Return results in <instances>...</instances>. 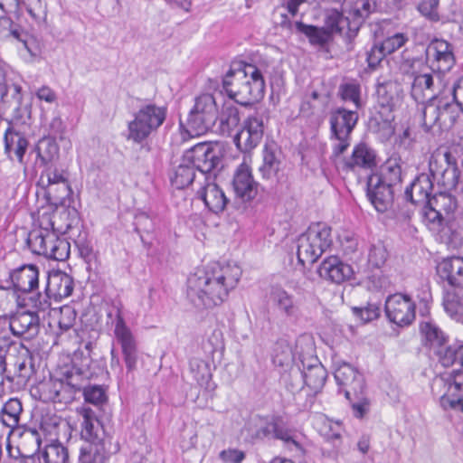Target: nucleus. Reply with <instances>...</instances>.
Wrapping results in <instances>:
<instances>
[{
	"mask_svg": "<svg viewBox=\"0 0 463 463\" xmlns=\"http://www.w3.org/2000/svg\"><path fill=\"white\" fill-rule=\"evenodd\" d=\"M307 0H283L280 6L277 7L273 12V22L275 23L278 13L284 14L288 21H298L296 19L299 7L306 3Z\"/></svg>",
	"mask_w": 463,
	"mask_h": 463,
	"instance_id": "obj_54",
	"label": "nucleus"
},
{
	"mask_svg": "<svg viewBox=\"0 0 463 463\" xmlns=\"http://www.w3.org/2000/svg\"><path fill=\"white\" fill-rule=\"evenodd\" d=\"M22 411L21 401L17 398H10L2 407L0 420L5 426L14 429L19 424Z\"/></svg>",
	"mask_w": 463,
	"mask_h": 463,
	"instance_id": "obj_36",
	"label": "nucleus"
},
{
	"mask_svg": "<svg viewBox=\"0 0 463 463\" xmlns=\"http://www.w3.org/2000/svg\"><path fill=\"white\" fill-rule=\"evenodd\" d=\"M268 303L281 316L298 319L300 315L299 303L296 298L281 287H272L268 295Z\"/></svg>",
	"mask_w": 463,
	"mask_h": 463,
	"instance_id": "obj_21",
	"label": "nucleus"
},
{
	"mask_svg": "<svg viewBox=\"0 0 463 463\" xmlns=\"http://www.w3.org/2000/svg\"><path fill=\"white\" fill-rule=\"evenodd\" d=\"M20 446L26 450L24 457H32L41 447V436L36 430H27L22 436Z\"/></svg>",
	"mask_w": 463,
	"mask_h": 463,
	"instance_id": "obj_51",
	"label": "nucleus"
},
{
	"mask_svg": "<svg viewBox=\"0 0 463 463\" xmlns=\"http://www.w3.org/2000/svg\"><path fill=\"white\" fill-rule=\"evenodd\" d=\"M204 352L213 355L216 352L223 349L222 334L219 330H214L209 335L203 345Z\"/></svg>",
	"mask_w": 463,
	"mask_h": 463,
	"instance_id": "obj_63",
	"label": "nucleus"
},
{
	"mask_svg": "<svg viewBox=\"0 0 463 463\" xmlns=\"http://www.w3.org/2000/svg\"><path fill=\"white\" fill-rule=\"evenodd\" d=\"M443 307L452 319L463 324V299L454 290L445 292Z\"/></svg>",
	"mask_w": 463,
	"mask_h": 463,
	"instance_id": "obj_44",
	"label": "nucleus"
},
{
	"mask_svg": "<svg viewBox=\"0 0 463 463\" xmlns=\"http://www.w3.org/2000/svg\"><path fill=\"white\" fill-rule=\"evenodd\" d=\"M43 463H71L68 449L59 441L47 444L40 457Z\"/></svg>",
	"mask_w": 463,
	"mask_h": 463,
	"instance_id": "obj_40",
	"label": "nucleus"
},
{
	"mask_svg": "<svg viewBox=\"0 0 463 463\" xmlns=\"http://www.w3.org/2000/svg\"><path fill=\"white\" fill-rule=\"evenodd\" d=\"M314 353L313 345L310 343L307 345L305 352H298V359L300 363V365H298V373H301L304 371L312 370L313 367L317 366V364H322Z\"/></svg>",
	"mask_w": 463,
	"mask_h": 463,
	"instance_id": "obj_56",
	"label": "nucleus"
},
{
	"mask_svg": "<svg viewBox=\"0 0 463 463\" xmlns=\"http://www.w3.org/2000/svg\"><path fill=\"white\" fill-rule=\"evenodd\" d=\"M0 322L4 326H8L14 335L27 340L36 336L40 330L39 316L32 311H18L3 317Z\"/></svg>",
	"mask_w": 463,
	"mask_h": 463,
	"instance_id": "obj_12",
	"label": "nucleus"
},
{
	"mask_svg": "<svg viewBox=\"0 0 463 463\" xmlns=\"http://www.w3.org/2000/svg\"><path fill=\"white\" fill-rule=\"evenodd\" d=\"M0 99L4 107L11 112L14 119L21 120L29 114V108L24 102L20 84L4 80L0 83Z\"/></svg>",
	"mask_w": 463,
	"mask_h": 463,
	"instance_id": "obj_14",
	"label": "nucleus"
},
{
	"mask_svg": "<svg viewBox=\"0 0 463 463\" xmlns=\"http://www.w3.org/2000/svg\"><path fill=\"white\" fill-rule=\"evenodd\" d=\"M88 378V373L78 368H72L68 375V383L78 390L83 388V395L87 402L95 405L102 403L106 399V395L104 390L100 386H83L80 383V381L87 380Z\"/></svg>",
	"mask_w": 463,
	"mask_h": 463,
	"instance_id": "obj_27",
	"label": "nucleus"
},
{
	"mask_svg": "<svg viewBox=\"0 0 463 463\" xmlns=\"http://www.w3.org/2000/svg\"><path fill=\"white\" fill-rule=\"evenodd\" d=\"M241 121L239 110L235 107H227L221 116V128L223 133L230 135Z\"/></svg>",
	"mask_w": 463,
	"mask_h": 463,
	"instance_id": "obj_53",
	"label": "nucleus"
},
{
	"mask_svg": "<svg viewBox=\"0 0 463 463\" xmlns=\"http://www.w3.org/2000/svg\"><path fill=\"white\" fill-rule=\"evenodd\" d=\"M279 152L273 147L265 146L263 149V163L260 166V172L265 179H270L278 174L280 169L281 161Z\"/></svg>",
	"mask_w": 463,
	"mask_h": 463,
	"instance_id": "obj_37",
	"label": "nucleus"
},
{
	"mask_svg": "<svg viewBox=\"0 0 463 463\" xmlns=\"http://www.w3.org/2000/svg\"><path fill=\"white\" fill-rule=\"evenodd\" d=\"M167 109L155 103H146L135 112L128 122V139L141 143L156 131L165 120Z\"/></svg>",
	"mask_w": 463,
	"mask_h": 463,
	"instance_id": "obj_5",
	"label": "nucleus"
},
{
	"mask_svg": "<svg viewBox=\"0 0 463 463\" xmlns=\"http://www.w3.org/2000/svg\"><path fill=\"white\" fill-rule=\"evenodd\" d=\"M439 278L452 287H463V257L444 259L437 266Z\"/></svg>",
	"mask_w": 463,
	"mask_h": 463,
	"instance_id": "obj_28",
	"label": "nucleus"
},
{
	"mask_svg": "<svg viewBox=\"0 0 463 463\" xmlns=\"http://www.w3.org/2000/svg\"><path fill=\"white\" fill-rule=\"evenodd\" d=\"M439 0H420L417 9L428 20L437 22L439 20Z\"/></svg>",
	"mask_w": 463,
	"mask_h": 463,
	"instance_id": "obj_59",
	"label": "nucleus"
},
{
	"mask_svg": "<svg viewBox=\"0 0 463 463\" xmlns=\"http://www.w3.org/2000/svg\"><path fill=\"white\" fill-rule=\"evenodd\" d=\"M433 188L432 181L428 175L418 176L411 186L405 190V196L415 204H430V194Z\"/></svg>",
	"mask_w": 463,
	"mask_h": 463,
	"instance_id": "obj_30",
	"label": "nucleus"
},
{
	"mask_svg": "<svg viewBox=\"0 0 463 463\" xmlns=\"http://www.w3.org/2000/svg\"><path fill=\"white\" fill-rule=\"evenodd\" d=\"M388 258V251L382 242L370 246L367 254V264L372 269H381Z\"/></svg>",
	"mask_w": 463,
	"mask_h": 463,
	"instance_id": "obj_49",
	"label": "nucleus"
},
{
	"mask_svg": "<svg viewBox=\"0 0 463 463\" xmlns=\"http://www.w3.org/2000/svg\"><path fill=\"white\" fill-rule=\"evenodd\" d=\"M348 401L351 402L354 415L356 418H363L368 412L370 401L364 395V391L362 393L352 395L351 400Z\"/></svg>",
	"mask_w": 463,
	"mask_h": 463,
	"instance_id": "obj_60",
	"label": "nucleus"
},
{
	"mask_svg": "<svg viewBox=\"0 0 463 463\" xmlns=\"http://www.w3.org/2000/svg\"><path fill=\"white\" fill-rule=\"evenodd\" d=\"M232 187L237 198L241 202H250L253 200L259 190V184L253 178L251 170L246 163H241L236 169Z\"/></svg>",
	"mask_w": 463,
	"mask_h": 463,
	"instance_id": "obj_20",
	"label": "nucleus"
},
{
	"mask_svg": "<svg viewBox=\"0 0 463 463\" xmlns=\"http://www.w3.org/2000/svg\"><path fill=\"white\" fill-rule=\"evenodd\" d=\"M80 414L82 417L80 435L88 444L80 449L79 463H105L111 453L118 451V445L111 450V437L90 407H82Z\"/></svg>",
	"mask_w": 463,
	"mask_h": 463,
	"instance_id": "obj_3",
	"label": "nucleus"
},
{
	"mask_svg": "<svg viewBox=\"0 0 463 463\" xmlns=\"http://www.w3.org/2000/svg\"><path fill=\"white\" fill-rule=\"evenodd\" d=\"M59 313V329L61 333L67 332L68 330L71 329L75 324L77 317L76 310L71 306L65 305L60 308Z\"/></svg>",
	"mask_w": 463,
	"mask_h": 463,
	"instance_id": "obj_57",
	"label": "nucleus"
},
{
	"mask_svg": "<svg viewBox=\"0 0 463 463\" xmlns=\"http://www.w3.org/2000/svg\"><path fill=\"white\" fill-rule=\"evenodd\" d=\"M423 126L429 130L435 126L439 127V97L428 99L422 111Z\"/></svg>",
	"mask_w": 463,
	"mask_h": 463,
	"instance_id": "obj_48",
	"label": "nucleus"
},
{
	"mask_svg": "<svg viewBox=\"0 0 463 463\" xmlns=\"http://www.w3.org/2000/svg\"><path fill=\"white\" fill-rule=\"evenodd\" d=\"M420 333L425 345L433 351L438 347H442L447 344L448 337L445 333L435 324L431 322H423L420 324Z\"/></svg>",
	"mask_w": 463,
	"mask_h": 463,
	"instance_id": "obj_35",
	"label": "nucleus"
},
{
	"mask_svg": "<svg viewBox=\"0 0 463 463\" xmlns=\"http://www.w3.org/2000/svg\"><path fill=\"white\" fill-rule=\"evenodd\" d=\"M437 383L442 387L443 393L440 397V405L448 410L453 400L461 398L459 395L463 392V377L458 374L456 370L443 373Z\"/></svg>",
	"mask_w": 463,
	"mask_h": 463,
	"instance_id": "obj_24",
	"label": "nucleus"
},
{
	"mask_svg": "<svg viewBox=\"0 0 463 463\" xmlns=\"http://www.w3.org/2000/svg\"><path fill=\"white\" fill-rule=\"evenodd\" d=\"M411 76V95L415 101L424 103L428 99L437 98L434 79L438 75L435 72L425 67L420 71L413 72Z\"/></svg>",
	"mask_w": 463,
	"mask_h": 463,
	"instance_id": "obj_19",
	"label": "nucleus"
},
{
	"mask_svg": "<svg viewBox=\"0 0 463 463\" xmlns=\"http://www.w3.org/2000/svg\"><path fill=\"white\" fill-rule=\"evenodd\" d=\"M351 168H372L375 165V153L365 144L357 145L348 163Z\"/></svg>",
	"mask_w": 463,
	"mask_h": 463,
	"instance_id": "obj_38",
	"label": "nucleus"
},
{
	"mask_svg": "<svg viewBox=\"0 0 463 463\" xmlns=\"http://www.w3.org/2000/svg\"><path fill=\"white\" fill-rule=\"evenodd\" d=\"M113 326L115 342L120 346L128 373H131L137 369L138 360L137 342L131 329L128 326L120 308L118 307H116Z\"/></svg>",
	"mask_w": 463,
	"mask_h": 463,
	"instance_id": "obj_7",
	"label": "nucleus"
},
{
	"mask_svg": "<svg viewBox=\"0 0 463 463\" xmlns=\"http://www.w3.org/2000/svg\"><path fill=\"white\" fill-rule=\"evenodd\" d=\"M185 160L201 172L202 175L217 168L222 160V152L217 145L198 143L184 153Z\"/></svg>",
	"mask_w": 463,
	"mask_h": 463,
	"instance_id": "obj_8",
	"label": "nucleus"
},
{
	"mask_svg": "<svg viewBox=\"0 0 463 463\" xmlns=\"http://www.w3.org/2000/svg\"><path fill=\"white\" fill-rule=\"evenodd\" d=\"M304 233L317 246L316 250L319 257L332 245L331 228L325 223H313Z\"/></svg>",
	"mask_w": 463,
	"mask_h": 463,
	"instance_id": "obj_33",
	"label": "nucleus"
},
{
	"mask_svg": "<svg viewBox=\"0 0 463 463\" xmlns=\"http://www.w3.org/2000/svg\"><path fill=\"white\" fill-rule=\"evenodd\" d=\"M358 121V114L354 109L338 108L331 113V135L350 136Z\"/></svg>",
	"mask_w": 463,
	"mask_h": 463,
	"instance_id": "obj_26",
	"label": "nucleus"
},
{
	"mask_svg": "<svg viewBox=\"0 0 463 463\" xmlns=\"http://www.w3.org/2000/svg\"><path fill=\"white\" fill-rule=\"evenodd\" d=\"M429 169L432 177L443 185L454 186L458 182L457 160L449 151H434L429 160Z\"/></svg>",
	"mask_w": 463,
	"mask_h": 463,
	"instance_id": "obj_10",
	"label": "nucleus"
},
{
	"mask_svg": "<svg viewBox=\"0 0 463 463\" xmlns=\"http://www.w3.org/2000/svg\"><path fill=\"white\" fill-rule=\"evenodd\" d=\"M377 103L382 114L392 113L400 109L403 102V91L401 84L393 80H386L377 85Z\"/></svg>",
	"mask_w": 463,
	"mask_h": 463,
	"instance_id": "obj_17",
	"label": "nucleus"
},
{
	"mask_svg": "<svg viewBox=\"0 0 463 463\" xmlns=\"http://www.w3.org/2000/svg\"><path fill=\"white\" fill-rule=\"evenodd\" d=\"M14 287L22 292H31L38 288L39 269L35 265H24L11 275Z\"/></svg>",
	"mask_w": 463,
	"mask_h": 463,
	"instance_id": "obj_31",
	"label": "nucleus"
},
{
	"mask_svg": "<svg viewBox=\"0 0 463 463\" xmlns=\"http://www.w3.org/2000/svg\"><path fill=\"white\" fill-rule=\"evenodd\" d=\"M318 274L321 278L334 283H341L353 275V269L350 265L344 263L335 256L325 259L319 268Z\"/></svg>",
	"mask_w": 463,
	"mask_h": 463,
	"instance_id": "obj_23",
	"label": "nucleus"
},
{
	"mask_svg": "<svg viewBox=\"0 0 463 463\" xmlns=\"http://www.w3.org/2000/svg\"><path fill=\"white\" fill-rule=\"evenodd\" d=\"M66 385L61 380L49 379L39 385L40 397L43 402H61L63 397L61 392Z\"/></svg>",
	"mask_w": 463,
	"mask_h": 463,
	"instance_id": "obj_39",
	"label": "nucleus"
},
{
	"mask_svg": "<svg viewBox=\"0 0 463 463\" xmlns=\"http://www.w3.org/2000/svg\"><path fill=\"white\" fill-rule=\"evenodd\" d=\"M195 177V167L193 164L185 160L184 155L180 164L173 169L170 175V181L176 189H184L193 183Z\"/></svg>",
	"mask_w": 463,
	"mask_h": 463,
	"instance_id": "obj_34",
	"label": "nucleus"
},
{
	"mask_svg": "<svg viewBox=\"0 0 463 463\" xmlns=\"http://www.w3.org/2000/svg\"><path fill=\"white\" fill-rule=\"evenodd\" d=\"M427 54L431 57V61L439 60L447 54H452L450 45L444 40L433 41L428 48Z\"/></svg>",
	"mask_w": 463,
	"mask_h": 463,
	"instance_id": "obj_61",
	"label": "nucleus"
},
{
	"mask_svg": "<svg viewBox=\"0 0 463 463\" xmlns=\"http://www.w3.org/2000/svg\"><path fill=\"white\" fill-rule=\"evenodd\" d=\"M222 87L229 98L242 106H249L264 97L265 80L255 65L238 63L224 75Z\"/></svg>",
	"mask_w": 463,
	"mask_h": 463,
	"instance_id": "obj_2",
	"label": "nucleus"
},
{
	"mask_svg": "<svg viewBox=\"0 0 463 463\" xmlns=\"http://www.w3.org/2000/svg\"><path fill=\"white\" fill-rule=\"evenodd\" d=\"M27 245L31 251L58 261L67 260L71 253V244L53 231L36 229L29 232Z\"/></svg>",
	"mask_w": 463,
	"mask_h": 463,
	"instance_id": "obj_4",
	"label": "nucleus"
},
{
	"mask_svg": "<svg viewBox=\"0 0 463 463\" xmlns=\"http://www.w3.org/2000/svg\"><path fill=\"white\" fill-rule=\"evenodd\" d=\"M275 24L288 33L305 35L312 45L324 46L330 40V33L327 30L305 24L301 21H288L280 13L276 15Z\"/></svg>",
	"mask_w": 463,
	"mask_h": 463,
	"instance_id": "obj_13",
	"label": "nucleus"
},
{
	"mask_svg": "<svg viewBox=\"0 0 463 463\" xmlns=\"http://www.w3.org/2000/svg\"><path fill=\"white\" fill-rule=\"evenodd\" d=\"M5 153L10 159H14L13 155L19 163H24V156L28 146L27 139L13 128H6L4 135Z\"/></svg>",
	"mask_w": 463,
	"mask_h": 463,
	"instance_id": "obj_32",
	"label": "nucleus"
},
{
	"mask_svg": "<svg viewBox=\"0 0 463 463\" xmlns=\"http://www.w3.org/2000/svg\"><path fill=\"white\" fill-rule=\"evenodd\" d=\"M377 7V0H345L343 4L345 17H340L332 30L341 32L342 24L346 22L350 31H357L364 20Z\"/></svg>",
	"mask_w": 463,
	"mask_h": 463,
	"instance_id": "obj_9",
	"label": "nucleus"
},
{
	"mask_svg": "<svg viewBox=\"0 0 463 463\" xmlns=\"http://www.w3.org/2000/svg\"><path fill=\"white\" fill-rule=\"evenodd\" d=\"M59 155V146L57 143L48 137L41 139L37 145V156L42 164L48 165L52 162Z\"/></svg>",
	"mask_w": 463,
	"mask_h": 463,
	"instance_id": "obj_46",
	"label": "nucleus"
},
{
	"mask_svg": "<svg viewBox=\"0 0 463 463\" xmlns=\"http://www.w3.org/2000/svg\"><path fill=\"white\" fill-rule=\"evenodd\" d=\"M317 424L319 425V433L326 440L334 443L335 445L340 440L342 435V426L340 422L329 420L325 416H319L317 420Z\"/></svg>",
	"mask_w": 463,
	"mask_h": 463,
	"instance_id": "obj_45",
	"label": "nucleus"
},
{
	"mask_svg": "<svg viewBox=\"0 0 463 463\" xmlns=\"http://www.w3.org/2000/svg\"><path fill=\"white\" fill-rule=\"evenodd\" d=\"M439 128H450L458 118L460 108L454 102L449 101L447 99L439 98Z\"/></svg>",
	"mask_w": 463,
	"mask_h": 463,
	"instance_id": "obj_42",
	"label": "nucleus"
},
{
	"mask_svg": "<svg viewBox=\"0 0 463 463\" xmlns=\"http://www.w3.org/2000/svg\"><path fill=\"white\" fill-rule=\"evenodd\" d=\"M339 93L342 99L345 102H351L354 106V110L361 108V88L356 83H345L339 88Z\"/></svg>",
	"mask_w": 463,
	"mask_h": 463,
	"instance_id": "obj_52",
	"label": "nucleus"
},
{
	"mask_svg": "<svg viewBox=\"0 0 463 463\" xmlns=\"http://www.w3.org/2000/svg\"><path fill=\"white\" fill-rule=\"evenodd\" d=\"M392 186L383 182L379 175H372L367 181V197L376 211L385 212L392 202Z\"/></svg>",
	"mask_w": 463,
	"mask_h": 463,
	"instance_id": "obj_22",
	"label": "nucleus"
},
{
	"mask_svg": "<svg viewBox=\"0 0 463 463\" xmlns=\"http://www.w3.org/2000/svg\"><path fill=\"white\" fill-rule=\"evenodd\" d=\"M189 368L194 379L201 386L207 384L212 378L210 364L202 359H191Z\"/></svg>",
	"mask_w": 463,
	"mask_h": 463,
	"instance_id": "obj_47",
	"label": "nucleus"
},
{
	"mask_svg": "<svg viewBox=\"0 0 463 463\" xmlns=\"http://www.w3.org/2000/svg\"><path fill=\"white\" fill-rule=\"evenodd\" d=\"M241 276V269L235 263H211L188 278L187 298L198 309L217 307L236 288Z\"/></svg>",
	"mask_w": 463,
	"mask_h": 463,
	"instance_id": "obj_1",
	"label": "nucleus"
},
{
	"mask_svg": "<svg viewBox=\"0 0 463 463\" xmlns=\"http://www.w3.org/2000/svg\"><path fill=\"white\" fill-rule=\"evenodd\" d=\"M353 312L363 322L366 323L379 317L380 307L376 304L369 303L364 307H354Z\"/></svg>",
	"mask_w": 463,
	"mask_h": 463,
	"instance_id": "obj_64",
	"label": "nucleus"
},
{
	"mask_svg": "<svg viewBox=\"0 0 463 463\" xmlns=\"http://www.w3.org/2000/svg\"><path fill=\"white\" fill-rule=\"evenodd\" d=\"M327 373L323 364H317L310 371H304L301 373H291L292 382L288 384L290 391L296 392L301 391L305 386L313 393L319 392L325 385Z\"/></svg>",
	"mask_w": 463,
	"mask_h": 463,
	"instance_id": "obj_16",
	"label": "nucleus"
},
{
	"mask_svg": "<svg viewBox=\"0 0 463 463\" xmlns=\"http://www.w3.org/2000/svg\"><path fill=\"white\" fill-rule=\"evenodd\" d=\"M262 137L263 120L256 114L244 121L242 128L234 137V142L240 150L248 152L260 144Z\"/></svg>",
	"mask_w": 463,
	"mask_h": 463,
	"instance_id": "obj_15",
	"label": "nucleus"
},
{
	"mask_svg": "<svg viewBox=\"0 0 463 463\" xmlns=\"http://www.w3.org/2000/svg\"><path fill=\"white\" fill-rule=\"evenodd\" d=\"M197 194L203 201L205 206L215 213L222 212L228 203L222 189L213 182H206L197 191Z\"/></svg>",
	"mask_w": 463,
	"mask_h": 463,
	"instance_id": "obj_29",
	"label": "nucleus"
},
{
	"mask_svg": "<svg viewBox=\"0 0 463 463\" xmlns=\"http://www.w3.org/2000/svg\"><path fill=\"white\" fill-rule=\"evenodd\" d=\"M65 181H68V175L65 171L48 166L42 173L38 184L44 189Z\"/></svg>",
	"mask_w": 463,
	"mask_h": 463,
	"instance_id": "obj_50",
	"label": "nucleus"
},
{
	"mask_svg": "<svg viewBox=\"0 0 463 463\" xmlns=\"http://www.w3.org/2000/svg\"><path fill=\"white\" fill-rule=\"evenodd\" d=\"M218 118V108L212 94L205 93L195 98L194 105L186 120V132L191 137H199L208 132Z\"/></svg>",
	"mask_w": 463,
	"mask_h": 463,
	"instance_id": "obj_6",
	"label": "nucleus"
},
{
	"mask_svg": "<svg viewBox=\"0 0 463 463\" xmlns=\"http://www.w3.org/2000/svg\"><path fill=\"white\" fill-rule=\"evenodd\" d=\"M296 245L298 260L302 266L313 264L319 258L316 250L317 246L310 242L304 232L298 236Z\"/></svg>",
	"mask_w": 463,
	"mask_h": 463,
	"instance_id": "obj_41",
	"label": "nucleus"
},
{
	"mask_svg": "<svg viewBox=\"0 0 463 463\" xmlns=\"http://www.w3.org/2000/svg\"><path fill=\"white\" fill-rule=\"evenodd\" d=\"M74 288L73 279L67 273L56 271L49 274L45 292L56 301L68 298Z\"/></svg>",
	"mask_w": 463,
	"mask_h": 463,
	"instance_id": "obj_25",
	"label": "nucleus"
},
{
	"mask_svg": "<svg viewBox=\"0 0 463 463\" xmlns=\"http://www.w3.org/2000/svg\"><path fill=\"white\" fill-rule=\"evenodd\" d=\"M340 247L345 256L351 257L358 248L357 238L351 232H345L339 235Z\"/></svg>",
	"mask_w": 463,
	"mask_h": 463,
	"instance_id": "obj_62",
	"label": "nucleus"
},
{
	"mask_svg": "<svg viewBox=\"0 0 463 463\" xmlns=\"http://www.w3.org/2000/svg\"><path fill=\"white\" fill-rule=\"evenodd\" d=\"M434 353L439 357V361L443 366L449 367L458 360V345L455 344L447 345L445 344L442 347L435 349Z\"/></svg>",
	"mask_w": 463,
	"mask_h": 463,
	"instance_id": "obj_55",
	"label": "nucleus"
},
{
	"mask_svg": "<svg viewBox=\"0 0 463 463\" xmlns=\"http://www.w3.org/2000/svg\"><path fill=\"white\" fill-rule=\"evenodd\" d=\"M415 308L412 299L401 293L389 296L384 305L387 318L399 326H406L413 322Z\"/></svg>",
	"mask_w": 463,
	"mask_h": 463,
	"instance_id": "obj_11",
	"label": "nucleus"
},
{
	"mask_svg": "<svg viewBox=\"0 0 463 463\" xmlns=\"http://www.w3.org/2000/svg\"><path fill=\"white\" fill-rule=\"evenodd\" d=\"M383 178V182L391 186H394L402 182V168L397 160L390 159L386 162Z\"/></svg>",
	"mask_w": 463,
	"mask_h": 463,
	"instance_id": "obj_58",
	"label": "nucleus"
},
{
	"mask_svg": "<svg viewBox=\"0 0 463 463\" xmlns=\"http://www.w3.org/2000/svg\"><path fill=\"white\" fill-rule=\"evenodd\" d=\"M394 115L392 113L382 114L381 111L372 119L371 127L377 132L383 140L389 139L395 131L393 125Z\"/></svg>",
	"mask_w": 463,
	"mask_h": 463,
	"instance_id": "obj_43",
	"label": "nucleus"
},
{
	"mask_svg": "<svg viewBox=\"0 0 463 463\" xmlns=\"http://www.w3.org/2000/svg\"><path fill=\"white\" fill-rule=\"evenodd\" d=\"M336 383L343 388L345 397L351 400L352 395L362 393L364 390L363 375L352 365L346 363L340 364L334 373Z\"/></svg>",
	"mask_w": 463,
	"mask_h": 463,
	"instance_id": "obj_18",
	"label": "nucleus"
}]
</instances>
